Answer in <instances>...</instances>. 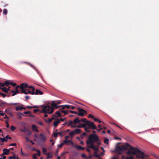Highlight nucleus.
Returning <instances> with one entry per match:
<instances>
[{
  "label": "nucleus",
  "instance_id": "obj_34",
  "mask_svg": "<svg viewBox=\"0 0 159 159\" xmlns=\"http://www.w3.org/2000/svg\"><path fill=\"white\" fill-rule=\"evenodd\" d=\"M12 131H14L16 129V128L13 125H12L10 127Z\"/></svg>",
  "mask_w": 159,
  "mask_h": 159
},
{
  "label": "nucleus",
  "instance_id": "obj_3",
  "mask_svg": "<svg viewBox=\"0 0 159 159\" xmlns=\"http://www.w3.org/2000/svg\"><path fill=\"white\" fill-rule=\"evenodd\" d=\"M42 107L43 109L40 111L41 113L52 114L54 112V108L48 105L42 106Z\"/></svg>",
  "mask_w": 159,
  "mask_h": 159
},
{
  "label": "nucleus",
  "instance_id": "obj_16",
  "mask_svg": "<svg viewBox=\"0 0 159 159\" xmlns=\"http://www.w3.org/2000/svg\"><path fill=\"white\" fill-rule=\"evenodd\" d=\"M11 82H10L8 80L6 81H5V86L8 87L9 85L11 84Z\"/></svg>",
  "mask_w": 159,
  "mask_h": 159
},
{
  "label": "nucleus",
  "instance_id": "obj_44",
  "mask_svg": "<svg viewBox=\"0 0 159 159\" xmlns=\"http://www.w3.org/2000/svg\"><path fill=\"white\" fill-rule=\"evenodd\" d=\"M93 149L95 150V152H97L98 150V148H96L95 146L94 147V148H93Z\"/></svg>",
  "mask_w": 159,
  "mask_h": 159
},
{
  "label": "nucleus",
  "instance_id": "obj_21",
  "mask_svg": "<svg viewBox=\"0 0 159 159\" xmlns=\"http://www.w3.org/2000/svg\"><path fill=\"white\" fill-rule=\"evenodd\" d=\"M47 159H49V158H50L52 157V155L51 152H49L48 153H47Z\"/></svg>",
  "mask_w": 159,
  "mask_h": 159
},
{
  "label": "nucleus",
  "instance_id": "obj_1",
  "mask_svg": "<svg viewBox=\"0 0 159 159\" xmlns=\"http://www.w3.org/2000/svg\"><path fill=\"white\" fill-rule=\"evenodd\" d=\"M129 147V148L127 152L128 154H133L136 155V157L139 158L143 159L144 158L143 152L141 151L139 149L137 148H133L131 147L128 143H126L125 145H122L120 146H117L116 147V152L119 154H121L122 152L125 150L128 149V148Z\"/></svg>",
  "mask_w": 159,
  "mask_h": 159
},
{
  "label": "nucleus",
  "instance_id": "obj_7",
  "mask_svg": "<svg viewBox=\"0 0 159 159\" xmlns=\"http://www.w3.org/2000/svg\"><path fill=\"white\" fill-rule=\"evenodd\" d=\"M79 112L78 113V115L83 116H84V114L86 113V111L83 109L80 108H78Z\"/></svg>",
  "mask_w": 159,
  "mask_h": 159
},
{
  "label": "nucleus",
  "instance_id": "obj_64",
  "mask_svg": "<svg viewBox=\"0 0 159 159\" xmlns=\"http://www.w3.org/2000/svg\"><path fill=\"white\" fill-rule=\"evenodd\" d=\"M25 98L26 99V100H27L30 98V97L28 96H26L25 97Z\"/></svg>",
  "mask_w": 159,
  "mask_h": 159
},
{
  "label": "nucleus",
  "instance_id": "obj_28",
  "mask_svg": "<svg viewBox=\"0 0 159 159\" xmlns=\"http://www.w3.org/2000/svg\"><path fill=\"white\" fill-rule=\"evenodd\" d=\"M75 134V132L74 131H71V132H70L69 133V135L70 136H73Z\"/></svg>",
  "mask_w": 159,
  "mask_h": 159
},
{
  "label": "nucleus",
  "instance_id": "obj_39",
  "mask_svg": "<svg viewBox=\"0 0 159 159\" xmlns=\"http://www.w3.org/2000/svg\"><path fill=\"white\" fill-rule=\"evenodd\" d=\"M6 104V103L5 102H2L1 101V103L0 104V106H2V105H5Z\"/></svg>",
  "mask_w": 159,
  "mask_h": 159
},
{
  "label": "nucleus",
  "instance_id": "obj_36",
  "mask_svg": "<svg viewBox=\"0 0 159 159\" xmlns=\"http://www.w3.org/2000/svg\"><path fill=\"white\" fill-rule=\"evenodd\" d=\"M81 125H78L77 126H75V125H71L72 128H76V127L81 128Z\"/></svg>",
  "mask_w": 159,
  "mask_h": 159
},
{
  "label": "nucleus",
  "instance_id": "obj_22",
  "mask_svg": "<svg viewBox=\"0 0 159 159\" xmlns=\"http://www.w3.org/2000/svg\"><path fill=\"white\" fill-rule=\"evenodd\" d=\"M61 107H62V108L59 109L58 111H59L60 113H63L64 111V109H65V107H64L63 106H61Z\"/></svg>",
  "mask_w": 159,
  "mask_h": 159
},
{
  "label": "nucleus",
  "instance_id": "obj_58",
  "mask_svg": "<svg viewBox=\"0 0 159 159\" xmlns=\"http://www.w3.org/2000/svg\"><path fill=\"white\" fill-rule=\"evenodd\" d=\"M31 133H32L29 130H28L27 133V134H28L29 135H30L31 134Z\"/></svg>",
  "mask_w": 159,
  "mask_h": 159
},
{
  "label": "nucleus",
  "instance_id": "obj_54",
  "mask_svg": "<svg viewBox=\"0 0 159 159\" xmlns=\"http://www.w3.org/2000/svg\"><path fill=\"white\" fill-rule=\"evenodd\" d=\"M30 111H25L24 112V113L25 115H27L29 114H30Z\"/></svg>",
  "mask_w": 159,
  "mask_h": 159
},
{
  "label": "nucleus",
  "instance_id": "obj_57",
  "mask_svg": "<svg viewBox=\"0 0 159 159\" xmlns=\"http://www.w3.org/2000/svg\"><path fill=\"white\" fill-rule=\"evenodd\" d=\"M81 157L82 158H86L85 155V154H82L81 155Z\"/></svg>",
  "mask_w": 159,
  "mask_h": 159
},
{
  "label": "nucleus",
  "instance_id": "obj_19",
  "mask_svg": "<svg viewBox=\"0 0 159 159\" xmlns=\"http://www.w3.org/2000/svg\"><path fill=\"white\" fill-rule=\"evenodd\" d=\"M17 116H18V117L19 119H21L22 117V116H25L23 114V113L19 112L17 114Z\"/></svg>",
  "mask_w": 159,
  "mask_h": 159
},
{
  "label": "nucleus",
  "instance_id": "obj_13",
  "mask_svg": "<svg viewBox=\"0 0 159 159\" xmlns=\"http://www.w3.org/2000/svg\"><path fill=\"white\" fill-rule=\"evenodd\" d=\"M37 126L34 125H32V129L34 131H35L37 132H39V130L37 129Z\"/></svg>",
  "mask_w": 159,
  "mask_h": 159
},
{
  "label": "nucleus",
  "instance_id": "obj_55",
  "mask_svg": "<svg viewBox=\"0 0 159 159\" xmlns=\"http://www.w3.org/2000/svg\"><path fill=\"white\" fill-rule=\"evenodd\" d=\"M16 146V143H11V144H10L9 145V146Z\"/></svg>",
  "mask_w": 159,
  "mask_h": 159
},
{
  "label": "nucleus",
  "instance_id": "obj_43",
  "mask_svg": "<svg viewBox=\"0 0 159 159\" xmlns=\"http://www.w3.org/2000/svg\"><path fill=\"white\" fill-rule=\"evenodd\" d=\"M28 88H30V89H32V90L34 91L35 88L33 86H29L28 87Z\"/></svg>",
  "mask_w": 159,
  "mask_h": 159
},
{
  "label": "nucleus",
  "instance_id": "obj_37",
  "mask_svg": "<svg viewBox=\"0 0 159 159\" xmlns=\"http://www.w3.org/2000/svg\"><path fill=\"white\" fill-rule=\"evenodd\" d=\"M16 159V156L15 155H14L13 156H11L9 157V159Z\"/></svg>",
  "mask_w": 159,
  "mask_h": 159
},
{
  "label": "nucleus",
  "instance_id": "obj_5",
  "mask_svg": "<svg viewBox=\"0 0 159 159\" xmlns=\"http://www.w3.org/2000/svg\"><path fill=\"white\" fill-rule=\"evenodd\" d=\"M87 125L89 126V128L92 129H97L96 126L94 125L93 122L90 121H87Z\"/></svg>",
  "mask_w": 159,
  "mask_h": 159
},
{
  "label": "nucleus",
  "instance_id": "obj_17",
  "mask_svg": "<svg viewBox=\"0 0 159 159\" xmlns=\"http://www.w3.org/2000/svg\"><path fill=\"white\" fill-rule=\"evenodd\" d=\"M57 134H59L61 136H62L63 135V134L66 133L65 131H62L59 132H57Z\"/></svg>",
  "mask_w": 159,
  "mask_h": 159
},
{
  "label": "nucleus",
  "instance_id": "obj_31",
  "mask_svg": "<svg viewBox=\"0 0 159 159\" xmlns=\"http://www.w3.org/2000/svg\"><path fill=\"white\" fill-rule=\"evenodd\" d=\"M80 122H85L86 123V122L88 121L86 120V118L82 119L81 120H80Z\"/></svg>",
  "mask_w": 159,
  "mask_h": 159
},
{
  "label": "nucleus",
  "instance_id": "obj_24",
  "mask_svg": "<svg viewBox=\"0 0 159 159\" xmlns=\"http://www.w3.org/2000/svg\"><path fill=\"white\" fill-rule=\"evenodd\" d=\"M27 90H23L22 89V90H21V92H20V93H24L25 94H28V92H27Z\"/></svg>",
  "mask_w": 159,
  "mask_h": 159
},
{
  "label": "nucleus",
  "instance_id": "obj_18",
  "mask_svg": "<svg viewBox=\"0 0 159 159\" xmlns=\"http://www.w3.org/2000/svg\"><path fill=\"white\" fill-rule=\"evenodd\" d=\"M55 114L57 115V116H56L55 115H53V116H57V117H61V113H60L59 111H56L55 112Z\"/></svg>",
  "mask_w": 159,
  "mask_h": 159
},
{
  "label": "nucleus",
  "instance_id": "obj_15",
  "mask_svg": "<svg viewBox=\"0 0 159 159\" xmlns=\"http://www.w3.org/2000/svg\"><path fill=\"white\" fill-rule=\"evenodd\" d=\"M74 131L75 134H79L81 132V130L79 129H76Z\"/></svg>",
  "mask_w": 159,
  "mask_h": 159
},
{
  "label": "nucleus",
  "instance_id": "obj_48",
  "mask_svg": "<svg viewBox=\"0 0 159 159\" xmlns=\"http://www.w3.org/2000/svg\"><path fill=\"white\" fill-rule=\"evenodd\" d=\"M0 85L2 87H4L5 86V82L4 83H0Z\"/></svg>",
  "mask_w": 159,
  "mask_h": 159
},
{
  "label": "nucleus",
  "instance_id": "obj_38",
  "mask_svg": "<svg viewBox=\"0 0 159 159\" xmlns=\"http://www.w3.org/2000/svg\"><path fill=\"white\" fill-rule=\"evenodd\" d=\"M89 129V127H86L84 128V130L86 132L89 133L90 132V131L88 129Z\"/></svg>",
  "mask_w": 159,
  "mask_h": 159
},
{
  "label": "nucleus",
  "instance_id": "obj_62",
  "mask_svg": "<svg viewBox=\"0 0 159 159\" xmlns=\"http://www.w3.org/2000/svg\"><path fill=\"white\" fill-rule=\"evenodd\" d=\"M1 95L3 97V98H4L5 96H6V94H4L3 93H1Z\"/></svg>",
  "mask_w": 159,
  "mask_h": 159
},
{
  "label": "nucleus",
  "instance_id": "obj_42",
  "mask_svg": "<svg viewBox=\"0 0 159 159\" xmlns=\"http://www.w3.org/2000/svg\"><path fill=\"white\" fill-rule=\"evenodd\" d=\"M23 63H26V64L29 65V66H30L31 67H34L31 64H30V63H28V62H24Z\"/></svg>",
  "mask_w": 159,
  "mask_h": 159
},
{
  "label": "nucleus",
  "instance_id": "obj_50",
  "mask_svg": "<svg viewBox=\"0 0 159 159\" xmlns=\"http://www.w3.org/2000/svg\"><path fill=\"white\" fill-rule=\"evenodd\" d=\"M11 105H19V103H11L10 104Z\"/></svg>",
  "mask_w": 159,
  "mask_h": 159
},
{
  "label": "nucleus",
  "instance_id": "obj_20",
  "mask_svg": "<svg viewBox=\"0 0 159 159\" xmlns=\"http://www.w3.org/2000/svg\"><path fill=\"white\" fill-rule=\"evenodd\" d=\"M0 89H2V91L4 92L5 93H8L6 88L5 87H4L3 88H2L0 87Z\"/></svg>",
  "mask_w": 159,
  "mask_h": 159
},
{
  "label": "nucleus",
  "instance_id": "obj_12",
  "mask_svg": "<svg viewBox=\"0 0 159 159\" xmlns=\"http://www.w3.org/2000/svg\"><path fill=\"white\" fill-rule=\"evenodd\" d=\"M43 94V93L39 89H36L35 91V92L34 94L35 95H42Z\"/></svg>",
  "mask_w": 159,
  "mask_h": 159
},
{
  "label": "nucleus",
  "instance_id": "obj_14",
  "mask_svg": "<svg viewBox=\"0 0 159 159\" xmlns=\"http://www.w3.org/2000/svg\"><path fill=\"white\" fill-rule=\"evenodd\" d=\"M75 148L77 149L78 150H84L85 149V148L84 147H83L79 145H76L75 146Z\"/></svg>",
  "mask_w": 159,
  "mask_h": 159
},
{
  "label": "nucleus",
  "instance_id": "obj_53",
  "mask_svg": "<svg viewBox=\"0 0 159 159\" xmlns=\"http://www.w3.org/2000/svg\"><path fill=\"white\" fill-rule=\"evenodd\" d=\"M64 114V115H66L67 114L69 113V111H65L64 110V112H63Z\"/></svg>",
  "mask_w": 159,
  "mask_h": 159
},
{
  "label": "nucleus",
  "instance_id": "obj_11",
  "mask_svg": "<svg viewBox=\"0 0 159 159\" xmlns=\"http://www.w3.org/2000/svg\"><path fill=\"white\" fill-rule=\"evenodd\" d=\"M10 92L13 93L12 95V96H14L17 93H20V92L18 90H16V91L11 90L10 91Z\"/></svg>",
  "mask_w": 159,
  "mask_h": 159
},
{
  "label": "nucleus",
  "instance_id": "obj_6",
  "mask_svg": "<svg viewBox=\"0 0 159 159\" xmlns=\"http://www.w3.org/2000/svg\"><path fill=\"white\" fill-rule=\"evenodd\" d=\"M61 103V101H57L56 102H55V101H53L51 103V106L53 107H55L56 109L58 108L61 107V106H57V104H59Z\"/></svg>",
  "mask_w": 159,
  "mask_h": 159
},
{
  "label": "nucleus",
  "instance_id": "obj_30",
  "mask_svg": "<svg viewBox=\"0 0 159 159\" xmlns=\"http://www.w3.org/2000/svg\"><path fill=\"white\" fill-rule=\"evenodd\" d=\"M80 125H81V127L85 128L86 127V126L87 125V122L83 124H81L80 123Z\"/></svg>",
  "mask_w": 159,
  "mask_h": 159
},
{
  "label": "nucleus",
  "instance_id": "obj_47",
  "mask_svg": "<svg viewBox=\"0 0 159 159\" xmlns=\"http://www.w3.org/2000/svg\"><path fill=\"white\" fill-rule=\"evenodd\" d=\"M64 143H61V144H60V145H58V147H60V148H61L62 147V146H63L64 144Z\"/></svg>",
  "mask_w": 159,
  "mask_h": 159
},
{
  "label": "nucleus",
  "instance_id": "obj_9",
  "mask_svg": "<svg viewBox=\"0 0 159 159\" xmlns=\"http://www.w3.org/2000/svg\"><path fill=\"white\" fill-rule=\"evenodd\" d=\"M28 84L25 83L22 84H20V88L21 90H25V88H26L28 87Z\"/></svg>",
  "mask_w": 159,
  "mask_h": 159
},
{
  "label": "nucleus",
  "instance_id": "obj_35",
  "mask_svg": "<svg viewBox=\"0 0 159 159\" xmlns=\"http://www.w3.org/2000/svg\"><path fill=\"white\" fill-rule=\"evenodd\" d=\"M64 107H65V108L67 109H70V105H65L63 106Z\"/></svg>",
  "mask_w": 159,
  "mask_h": 159
},
{
  "label": "nucleus",
  "instance_id": "obj_40",
  "mask_svg": "<svg viewBox=\"0 0 159 159\" xmlns=\"http://www.w3.org/2000/svg\"><path fill=\"white\" fill-rule=\"evenodd\" d=\"M45 121L46 122H48V123H49L51 122L52 121V120H51V119H50V118L48 119V120H45Z\"/></svg>",
  "mask_w": 159,
  "mask_h": 159
},
{
  "label": "nucleus",
  "instance_id": "obj_49",
  "mask_svg": "<svg viewBox=\"0 0 159 159\" xmlns=\"http://www.w3.org/2000/svg\"><path fill=\"white\" fill-rule=\"evenodd\" d=\"M5 139H11V137H10L9 135H7L5 137Z\"/></svg>",
  "mask_w": 159,
  "mask_h": 159
},
{
  "label": "nucleus",
  "instance_id": "obj_29",
  "mask_svg": "<svg viewBox=\"0 0 159 159\" xmlns=\"http://www.w3.org/2000/svg\"><path fill=\"white\" fill-rule=\"evenodd\" d=\"M3 13L4 14L7 15V10L6 9H4L3 10Z\"/></svg>",
  "mask_w": 159,
  "mask_h": 159
},
{
  "label": "nucleus",
  "instance_id": "obj_41",
  "mask_svg": "<svg viewBox=\"0 0 159 159\" xmlns=\"http://www.w3.org/2000/svg\"><path fill=\"white\" fill-rule=\"evenodd\" d=\"M36 151L38 153V154H37L39 156H40V151L39 150H36Z\"/></svg>",
  "mask_w": 159,
  "mask_h": 159
},
{
  "label": "nucleus",
  "instance_id": "obj_59",
  "mask_svg": "<svg viewBox=\"0 0 159 159\" xmlns=\"http://www.w3.org/2000/svg\"><path fill=\"white\" fill-rule=\"evenodd\" d=\"M115 139H118L119 140H120L121 139V138L118 137H115Z\"/></svg>",
  "mask_w": 159,
  "mask_h": 159
},
{
  "label": "nucleus",
  "instance_id": "obj_27",
  "mask_svg": "<svg viewBox=\"0 0 159 159\" xmlns=\"http://www.w3.org/2000/svg\"><path fill=\"white\" fill-rule=\"evenodd\" d=\"M16 110L17 111H18L19 110H22V107L18 106L17 107H16Z\"/></svg>",
  "mask_w": 159,
  "mask_h": 159
},
{
  "label": "nucleus",
  "instance_id": "obj_2",
  "mask_svg": "<svg viewBox=\"0 0 159 159\" xmlns=\"http://www.w3.org/2000/svg\"><path fill=\"white\" fill-rule=\"evenodd\" d=\"M99 141L98 136L94 134H91L88 138V140L86 141V143L88 145L90 144V146H88L87 148L93 149L95 146L94 143Z\"/></svg>",
  "mask_w": 159,
  "mask_h": 159
},
{
  "label": "nucleus",
  "instance_id": "obj_61",
  "mask_svg": "<svg viewBox=\"0 0 159 159\" xmlns=\"http://www.w3.org/2000/svg\"><path fill=\"white\" fill-rule=\"evenodd\" d=\"M7 140L5 138H3V139L2 141H1V142H4L5 141H7Z\"/></svg>",
  "mask_w": 159,
  "mask_h": 159
},
{
  "label": "nucleus",
  "instance_id": "obj_25",
  "mask_svg": "<svg viewBox=\"0 0 159 159\" xmlns=\"http://www.w3.org/2000/svg\"><path fill=\"white\" fill-rule=\"evenodd\" d=\"M27 91L28 94L30 93L32 95H33V94H34L35 93V92L34 91H33L32 90V91H30L29 90H27Z\"/></svg>",
  "mask_w": 159,
  "mask_h": 159
},
{
  "label": "nucleus",
  "instance_id": "obj_33",
  "mask_svg": "<svg viewBox=\"0 0 159 159\" xmlns=\"http://www.w3.org/2000/svg\"><path fill=\"white\" fill-rule=\"evenodd\" d=\"M43 153L44 154H47V153H46L47 152V150L46 149L44 148H43Z\"/></svg>",
  "mask_w": 159,
  "mask_h": 159
},
{
  "label": "nucleus",
  "instance_id": "obj_60",
  "mask_svg": "<svg viewBox=\"0 0 159 159\" xmlns=\"http://www.w3.org/2000/svg\"><path fill=\"white\" fill-rule=\"evenodd\" d=\"M70 111L71 113H75V114H77V112L76 111Z\"/></svg>",
  "mask_w": 159,
  "mask_h": 159
},
{
  "label": "nucleus",
  "instance_id": "obj_45",
  "mask_svg": "<svg viewBox=\"0 0 159 159\" xmlns=\"http://www.w3.org/2000/svg\"><path fill=\"white\" fill-rule=\"evenodd\" d=\"M11 85L13 87H14L16 85V83H13V82H11Z\"/></svg>",
  "mask_w": 159,
  "mask_h": 159
},
{
  "label": "nucleus",
  "instance_id": "obj_51",
  "mask_svg": "<svg viewBox=\"0 0 159 159\" xmlns=\"http://www.w3.org/2000/svg\"><path fill=\"white\" fill-rule=\"evenodd\" d=\"M53 136L55 137H57V132H55L53 133Z\"/></svg>",
  "mask_w": 159,
  "mask_h": 159
},
{
  "label": "nucleus",
  "instance_id": "obj_32",
  "mask_svg": "<svg viewBox=\"0 0 159 159\" xmlns=\"http://www.w3.org/2000/svg\"><path fill=\"white\" fill-rule=\"evenodd\" d=\"M20 131L22 132H26V128L25 127L23 129H21Z\"/></svg>",
  "mask_w": 159,
  "mask_h": 159
},
{
  "label": "nucleus",
  "instance_id": "obj_23",
  "mask_svg": "<svg viewBox=\"0 0 159 159\" xmlns=\"http://www.w3.org/2000/svg\"><path fill=\"white\" fill-rule=\"evenodd\" d=\"M69 143H70L71 144L73 143L70 140H65L64 141V143L66 144H68Z\"/></svg>",
  "mask_w": 159,
  "mask_h": 159
},
{
  "label": "nucleus",
  "instance_id": "obj_56",
  "mask_svg": "<svg viewBox=\"0 0 159 159\" xmlns=\"http://www.w3.org/2000/svg\"><path fill=\"white\" fill-rule=\"evenodd\" d=\"M21 154L23 156H27V155L26 154H25V153H24L22 151V149H21Z\"/></svg>",
  "mask_w": 159,
  "mask_h": 159
},
{
  "label": "nucleus",
  "instance_id": "obj_26",
  "mask_svg": "<svg viewBox=\"0 0 159 159\" xmlns=\"http://www.w3.org/2000/svg\"><path fill=\"white\" fill-rule=\"evenodd\" d=\"M108 139L105 138L104 140V143L105 144H108Z\"/></svg>",
  "mask_w": 159,
  "mask_h": 159
},
{
  "label": "nucleus",
  "instance_id": "obj_52",
  "mask_svg": "<svg viewBox=\"0 0 159 159\" xmlns=\"http://www.w3.org/2000/svg\"><path fill=\"white\" fill-rule=\"evenodd\" d=\"M88 117L89 118H92L93 119L94 118V117L91 114H89L88 116Z\"/></svg>",
  "mask_w": 159,
  "mask_h": 159
},
{
  "label": "nucleus",
  "instance_id": "obj_10",
  "mask_svg": "<svg viewBox=\"0 0 159 159\" xmlns=\"http://www.w3.org/2000/svg\"><path fill=\"white\" fill-rule=\"evenodd\" d=\"M3 154L8 155L10 152V149H8L6 148H4L3 149Z\"/></svg>",
  "mask_w": 159,
  "mask_h": 159
},
{
  "label": "nucleus",
  "instance_id": "obj_4",
  "mask_svg": "<svg viewBox=\"0 0 159 159\" xmlns=\"http://www.w3.org/2000/svg\"><path fill=\"white\" fill-rule=\"evenodd\" d=\"M80 122V120H79L78 117L75 118L73 121L71 120L69 121V124L68 126H70L71 127V125H73V124H76L77 123H79Z\"/></svg>",
  "mask_w": 159,
  "mask_h": 159
},
{
  "label": "nucleus",
  "instance_id": "obj_63",
  "mask_svg": "<svg viewBox=\"0 0 159 159\" xmlns=\"http://www.w3.org/2000/svg\"><path fill=\"white\" fill-rule=\"evenodd\" d=\"M39 111V110L38 109H34V113H36L37 112Z\"/></svg>",
  "mask_w": 159,
  "mask_h": 159
},
{
  "label": "nucleus",
  "instance_id": "obj_46",
  "mask_svg": "<svg viewBox=\"0 0 159 159\" xmlns=\"http://www.w3.org/2000/svg\"><path fill=\"white\" fill-rule=\"evenodd\" d=\"M6 127L8 128H9V125L8 124L7 121H6Z\"/></svg>",
  "mask_w": 159,
  "mask_h": 159
},
{
  "label": "nucleus",
  "instance_id": "obj_8",
  "mask_svg": "<svg viewBox=\"0 0 159 159\" xmlns=\"http://www.w3.org/2000/svg\"><path fill=\"white\" fill-rule=\"evenodd\" d=\"M60 123V120L58 118L55 119V120L53 122V125L55 127H56L58 124Z\"/></svg>",
  "mask_w": 159,
  "mask_h": 159
}]
</instances>
